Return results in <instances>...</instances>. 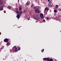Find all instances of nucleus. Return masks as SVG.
I'll list each match as a JSON object with an SVG mask.
<instances>
[{
	"label": "nucleus",
	"mask_w": 61,
	"mask_h": 61,
	"mask_svg": "<svg viewBox=\"0 0 61 61\" xmlns=\"http://www.w3.org/2000/svg\"><path fill=\"white\" fill-rule=\"evenodd\" d=\"M59 10H60V11H61V9H60V8H59Z\"/></svg>",
	"instance_id": "24"
},
{
	"label": "nucleus",
	"mask_w": 61,
	"mask_h": 61,
	"mask_svg": "<svg viewBox=\"0 0 61 61\" xmlns=\"http://www.w3.org/2000/svg\"><path fill=\"white\" fill-rule=\"evenodd\" d=\"M47 60V61H49V59L48 58Z\"/></svg>",
	"instance_id": "26"
},
{
	"label": "nucleus",
	"mask_w": 61,
	"mask_h": 61,
	"mask_svg": "<svg viewBox=\"0 0 61 61\" xmlns=\"http://www.w3.org/2000/svg\"><path fill=\"white\" fill-rule=\"evenodd\" d=\"M13 47H14V48H15V47H16V46H14Z\"/></svg>",
	"instance_id": "29"
},
{
	"label": "nucleus",
	"mask_w": 61,
	"mask_h": 61,
	"mask_svg": "<svg viewBox=\"0 0 61 61\" xmlns=\"http://www.w3.org/2000/svg\"><path fill=\"white\" fill-rule=\"evenodd\" d=\"M11 8V7L10 6H9L8 7V9H10Z\"/></svg>",
	"instance_id": "14"
},
{
	"label": "nucleus",
	"mask_w": 61,
	"mask_h": 61,
	"mask_svg": "<svg viewBox=\"0 0 61 61\" xmlns=\"http://www.w3.org/2000/svg\"><path fill=\"white\" fill-rule=\"evenodd\" d=\"M54 11L55 13H56V10H54Z\"/></svg>",
	"instance_id": "15"
},
{
	"label": "nucleus",
	"mask_w": 61,
	"mask_h": 61,
	"mask_svg": "<svg viewBox=\"0 0 61 61\" xmlns=\"http://www.w3.org/2000/svg\"><path fill=\"white\" fill-rule=\"evenodd\" d=\"M15 12H16H16H18L19 11H18V9H16L15 10Z\"/></svg>",
	"instance_id": "12"
},
{
	"label": "nucleus",
	"mask_w": 61,
	"mask_h": 61,
	"mask_svg": "<svg viewBox=\"0 0 61 61\" xmlns=\"http://www.w3.org/2000/svg\"><path fill=\"white\" fill-rule=\"evenodd\" d=\"M7 45H8V46H9V45H10L9 43V42L7 43Z\"/></svg>",
	"instance_id": "19"
},
{
	"label": "nucleus",
	"mask_w": 61,
	"mask_h": 61,
	"mask_svg": "<svg viewBox=\"0 0 61 61\" xmlns=\"http://www.w3.org/2000/svg\"><path fill=\"white\" fill-rule=\"evenodd\" d=\"M40 17L41 19H43L44 18V14L42 13H41L40 14Z\"/></svg>",
	"instance_id": "2"
},
{
	"label": "nucleus",
	"mask_w": 61,
	"mask_h": 61,
	"mask_svg": "<svg viewBox=\"0 0 61 61\" xmlns=\"http://www.w3.org/2000/svg\"><path fill=\"white\" fill-rule=\"evenodd\" d=\"M4 4V2L3 1L1 0H0V5H3Z\"/></svg>",
	"instance_id": "4"
},
{
	"label": "nucleus",
	"mask_w": 61,
	"mask_h": 61,
	"mask_svg": "<svg viewBox=\"0 0 61 61\" xmlns=\"http://www.w3.org/2000/svg\"><path fill=\"white\" fill-rule=\"evenodd\" d=\"M20 14H18L17 15V18H18V19H19L20 18Z\"/></svg>",
	"instance_id": "6"
},
{
	"label": "nucleus",
	"mask_w": 61,
	"mask_h": 61,
	"mask_svg": "<svg viewBox=\"0 0 61 61\" xmlns=\"http://www.w3.org/2000/svg\"><path fill=\"white\" fill-rule=\"evenodd\" d=\"M49 10V9L47 8V7H46L45 8V9L44 10V11H45L46 10Z\"/></svg>",
	"instance_id": "9"
},
{
	"label": "nucleus",
	"mask_w": 61,
	"mask_h": 61,
	"mask_svg": "<svg viewBox=\"0 0 61 61\" xmlns=\"http://www.w3.org/2000/svg\"><path fill=\"white\" fill-rule=\"evenodd\" d=\"M36 23H37V22H38V21H37L36 22Z\"/></svg>",
	"instance_id": "32"
},
{
	"label": "nucleus",
	"mask_w": 61,
	"mask_h": 61,
	"mask_svg": "<svg viewBox=\"0 0 61 61\" xmlns=\"http://www.w3.org/2000/svg\"><path fill=\"white\" fill-rule=\"evenodd\" d=\"M50 5H51V3H52V2H51V1H50V2H49Z\"/></svg>",
	"instance_id": "18"
},
{
	"label": "nucleus",
	"mask_w": 61,
	"mask_h": 61,
	"mask_svg": "<svg viewBox=\"0 0 61 61\" xmlns=\"http://www.w3.org/2000/svg\"><path fill=\"white\" fill-rule=\"evenodd\" d=\"M43 22H45V20H43Z\"/></svg>",
	"instance_id": "30"
},
{
	"label": "nucleus",
	"mask_w": 61,
	"mask_h": 61,
	"mask_svg": "<svg viewBox=\"0 0 61 61\" xmlns=\"http://www.w3.org/2000/svg\"><path fill=\"white\" fill-rule=\"evenodd\" d=\"M58 6L57 5H56L55 6V8H57V7H58Z\"/></svg>",
	"instance_id": "11"
},
{
	"label": "nucleus",
	"mask_w": 61,
	"mask_h": 61,
	"mask_svg": "<svg viewBox=\"0 0 61 61\" xmlns=\"http://www.w3.org/2000/svg\"><path fill=\"white\" fill-rule=\"evenodd\" d=\"M29 18H30V17H29Z\"/></svg>",
	"instance_id": "36"
},
{
	"label": "nucleus",
	"mask_w": 61,
	"mask_h": 61,
	"mask_svg": "<svg viewBox=\"0 0 61 61\" xmlns=\"http://www.w3.org/2000/svg\"><path fill=\"white\" fill-rule=\"evenodd\" d=\"M36 21H38V20H36Z\"/></svg>",
	"instance_id": "34"
},
{
	"label": "nucleus",
	"mask_w": 61,
	"mask_h": 61,
	"mask_svg": "<svg viewBox=\"0 0 61 61\" xmlns=\"http://www.w3.org/2000/svg\"><path fill=\"white\" fill-rule=\"evenodd\" d=\"M15 51H17V48H15Z\"/></svg>",
	"instance_id": "20"
},
{
	"label": "nucleus",
	"mask_w": 61,
	"mask_h": 61,
	"mask_svg": "<svg viewBox=\"0 0 61 61\" xmlns=\"http://www.w3.org/2000/svg\"><path fill=\"white\" fill-rule=\"evenodd\" d=\"M40 11L38 9H36L35 10V12L36 13H40Z\"/></svg>",
	"instance_id": "1"
},
{
	"label": "nucleus",
	"mask_w": 61,
	"mask_h": 61,
	"mask_svg": "<svg viewBox=\"0 0 61 61\" xmlns=\"http://www.w3.org/2000/svg\"><path fill=\"white\" fill-rule=\"evenodd\" d=\"M26 11L25 10H24V13H25Z\"/></svg>",
	"instance_id": "23"
},
{
	"label": "nucleus",
	"mask_w": 61,
	"mask_h": 61,
	"mask_svg": "<svg viewBox=\"0 0 61 61\" xmlns=\"http://www.w3.org/2000/svg\"><path fill=\"white\" fill-rule=\"evenodd\" d=\"M50 0H48V2H49L50 1Z\"/></svg>",
	"instance_id": "31"
},
{
	"label": "nucleus",
	"mask_w": 61,
	"mask_h": 61,
	"mask_svg": "<svg viewBox=\"0 0 61 61\" xmlns=\"http://www.w3.org/2000/svg\"><path fill=\"white\" fill-rule=\"evenodd\" d=\"M19 0H18V2H19Z\"/></svg>",
	"instance_id": "33"
},
{
	"label": "nucleus",
	"mask_w": 61,
	"mask_h": 61,
	"mask_svg": "<svg viewBox=\"0 0 61 61\" xmlns=\"http://www.w3.org/2000/svg\"><path fill=\"white\" fill-rule=\"evenodd\" d=\"M4 41L5 42H7L8 41V39L7 38L5 39L4 40Z\"/></svg>",
	"instance_id": "5"
},
{
	"label": "nucleus",
	"mask_w": 61,
	"mask_h": 61,
	"mask_svg": "<svg viewBox=\"0 0 61 61\" xmlns=\"http://www.w3.org/2000/svg\"><path fill=\"white\" fill-rule=\"evenodd\" d=\"M33 8H34V9H36V7H33Z\"/></svg>",
	"instance_id": "22"
},
{
	"label": "nucleus",
	"mask_w": 61,
	"mask_h": 61,
	"mask_svg": "<svg viewBox=\"0 0 61 61\" xmlns=\"http://www.w3.org/2000/svg\"><path fill=\"white\" fill-rule=\"evenodd\" d=\"M19 8V10L20 11H21L22 10V9H21V8H22V6H20Z\"/></svg>",
	"instance_id": "7"
},
{
	"label": "nucleus",
	"mask_w": 61,
	"mask_h": 61,
	"mask_svg": "<svg viewBox=\"0 0 61 61\" xmlns=\"http://www.w3.org/2000/svg\"><path fill=\"white\" fill-rule=\"evenodd\" d=\"M26 5H29V3L27 2L26 3Z\"/></svg>",
	"instance_id": "13"
},
{
	"label": "nucleus",
	"mask_w": 61,
	"mask_h": 61,
	"mask_svg": "<svg viewBox=\"0 0 61 61\" xmlns=\"http://www.w3.org/2000/svg\"><path fill=\"white\" fill-rule=\"evenodd\" d=\"M33 4H32V5L31 6V7H33Z\"/></svg>",
	"instance_id": "25"
},
{
	"label": "nucleus",
	"mask_w": 61,
	"mask_h": 61,
	"mask_svg": "<svg viewBox=\"0 0 61 61\" xmlns=\"http://www.w3.org/2000/svg\"><path fill=\"white\" fill-rule=\"evenodd\" d=\"M34 19H36V17H34Z\"/></svg>",
	"instance_id": "27"
},
{
	"label": "nucleus",
	"mask_w": 61,
	"mask_h": 61,
	"mask_svg": "<svg viewBox=\"0 0 61 61\" xmlns=\"http://www.w3.org/2000/svg\"><path fill=\"white\" fill-rule=\"evenodd\" d=\"M28 20H29V19H28Z\"/></svg>",
	"instance_id": "35"
},
{
	"label": "nucleus",
	"mask_w": 61,
	"mask_h": 61,
	"mask_svg": "<svg viewBox=\"0 0 61 61\" xmlns=\"http://www.w3.org/2000/svg\"><path fill=\"white\" fill-rule=\"evenodd\" d=\"M3 6H2L1 7V8H0V11H2V10H3Z\"/></svg>",
	"instance_id": "10"
},
{
	"label": "nucleus",
	"mask_w": 61,
	"mask_h": 61,
	"mask_svg": "<svg viewBox=\"0 0 61 61\" xmlns=\"http://www.w3.org/2000/svg\"><path fill=\"white\" fill-rule=\"evenodd\" d=\"M20 50V47H19L18 48V50Z\"/></svg>",
	"instance_id": "21"
},
{
	"label": "nucleus",
	"mask_w": 61,
	"mask_h": 61,
	"mask_svg": "<svg viewBox=\"0 0 61 61\" xmlns=\"http://www.w3.org/2000/svg\"><path fill=\"white\" fill-rule=\"evenodd\" d=\"M44 49H43L41 50V51L42 52H44Z\"/></svg>",
	"instance_id": "16"
},
{
	"label": "nucleus",
	"mask_w": 61,
	"mask_h": 61,
	"mask_svg": "<svg viewBox=\"0 0 61 61\" xmlns=\"http://www.w3.org/2000/svg\"><path fill=\"white\" fill-rule=\"evenodd\" d=\"M47 20H48V19H49V18H48V17H47Z\"/></svg>",
	"instance_id": "28"
},
{
	"label": "nucleus",
	"mask_w": 61,
	"mask_h": 61,
	"mask_svg": "<svg viewBox=\"0 0 61 61\" xmlns=\"http://www.w3.org/2000/svg\"><path fill=\"white\" fill-rule=\"evenodd\" d=\"M23 12L22 11H20V12L19 11H17L16 13L18 14H19V15H21V13H22Z\"/></svg>",
	"instance_id": "3"
},
{
	"label": "nucleus",
	"mask_w": 61,
	"mask_h": 61,
	"mask_svg": "<svg viewBox=\"0 0 61 61\" xmlns=\"http://www.w3.org/2000/svg\"><path fill=\"white\" fill-rule=\"evenodd\" d=\"M48 58H44L43 59L44 60H45L46 61L47 60Z\"/></svg>",
	"instance_id": "8"
},
{
	"label": "nucleus",
	"mask_w": 61,
	"mask_h": 61,
	"mask_svg": "<svg viewBox=\"0 0 61 61\" xmlns=\"http://www.w3.org/2000/svg\"><path fill=\"white\" fill-rule=\"evenodd\" d=\"M49 60H50V61H53V59H49Z\"/></svg>",
	"instance_id": "17"
}]
</instances>
